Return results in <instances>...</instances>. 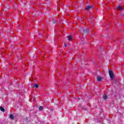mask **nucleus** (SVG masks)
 Listing matches in <instances>:
<instances>
[{
  "label": "nucleus",
  "mask_w": 124,
  "mask_h": 124,
  "mask_svg": "<svg viewBox=\"0 0 124 124\" xmlns=\"http://www.w3.org/2000/svg\"><path fill=\"white\" fill-rule=\"evenodd\" d=\"M97 80L99 82H100V81H101V80H102V78H101V77H98L97 78Z\"/></svg>",
  "instance_id": "20e7f679"
},
{
  "label": "nucleus",
  "mask_w": 124,
  "mask_h": 124,
  "mask_svg": "<svg viewBox=\"0 0 124 124\" xmlns=\"http://www.w3.org/2000/svg\"><path fill=\"white\" fill-rule=\"evenodd\" d=\"M65 47H66V44H64Z\"/></svg>",
  "instance_id": "9b49d317"
},
{
  "label": "nucleus",
  "mask_w": 124,
  "mask_h": 124,
  "mask_svg": "<svg viewBox=\"0 0 124 124\" xmlns=\"http://www.w3.org/2000/svg\"><path fill=\"white\" fill-rule=\"evenodd\" d=\"M67 38H68V40H69V41H70V40H71V39H72V36H68Z\"/></svg>",
  "instance_id": "39448f33"
},
{
  "label": "nucleus",
  "mask_w": 124,
  "mask_h": 124,
  "mask_svg": "<svg viewBox=\"0 0 124 124\" xmlns=\"http://www.w3.org/2000/svg\"><path fill=\"white\" fill-rule=\"evenodd\" d=\"M0 111H2V112H4L5 110L2 107H0Z\"/></svg>",
  "instance_id": "423d86ee"
},
{
  "label": "nucleus",
  "mask_w": 124,
  "mask_h": 124,
  "mask_svg": "<svg viewBox=\"0 0 124 124\" xmlns=\"http://www.w3.org/2000/svg\"><path fill=\"white\" fill-rule=\"evenodd\" d=\"M10 118L11 119V120H13V119H14V116L12 114H10Z\"/></svg>",
  "instance_id": "0eeeda50"
},
{
  "label": "nucleus",
  "mask_w": 124,
  "mask_h": 124,
  "mask_svg": "<svg viewBox=\"0 0 124 124\" xmlns=\"http://www.w3.org/2000/svg\"><path fill=\"white\" fill-rule=\"evenodd\" d=\"M103 98H104V99H107V95H103Z\"/></svg>",
  "instance_id": "1a4fd4ad"
},
{
  "label": "nucleus",
  "mask_w": 124,
  "mask_h": 124,
  "mask_svg": "<svg viewBox=\"0 0 124 124\" xmlns=\"http://www.w3.org/2000/svg\"><path fill=\"white\" fill-rule=\"evenodd\" d=\"M108 73L111 79H113V78L114 77V73H113L112 71L109 70Z\"/></svg>",
  "instance_id": "f257e3e1"
},
{
  "label": "nucleus",
  "mask_w": 124,
  "mask_h": 124,
  "mask_svg": "<svg viewBox=\"0 0 124 124\" xmlns=\"http://www.w3.org/2000/svg\"><path fill=\"white\" fill-rule=\"evenodd\" d=\"M84 32H86V31L84 30L83 31Z\"/></svg>",
  "instance_id": "f8f14e48"
},
{
  "label": "nucleus",
  "mask_w": 124,
  "mask_h": 124,
  "mask_svg": "<svg viewBox=\"0 0 124 124\" xmlns=\"http://www.w3.org/2000/svg\"><path fill=\"white\" fill-rule=\"evenodd\" d=\"M33 88H38V84H34V85H33Z\"/></svg>",
  "instance_id": "6e6552de"
},
{
  "label": "nucleus",
  "mask_w": 124,
  "mask_h": 124,
  "mask_svg": "<svg viewBox=\"0 0 124 124\" xmlns=\"http://www.w3.org/2000/svg\"><path fill=\"white\" fill-rule=\"evenodd\" d=\"M118 10L121 11V10H123V7L121 6H118Z\"/></svg>",
  "instance_id": "7ed1b4c3"
},
{
  "label": "nucleus",
  "mask_w": 124,
  "mask_h": 124,
  "mask_svg": "<svg viewBox=\"0 0 124 124\" xmlns=\"http://www.w3.org/2000/svg\"><path fill=\"white\" fill-rule=\"evenodd\" d=\"M93 7V6L91 5V6H87L85 7V9L86 10H89V9H91V8H92Z\"/></svg>",
  "instance_id": "f03ea898"
},
{
  "label": "nucleus",
  "mask_w": 124,
  "mask_h": 124,
  "mask_svg": "<svg viewBox=\"0 0 124 124\" xmlns=\"http://www.w3.org/2000/svg\"><path fill=\"white\" fill-rule=\"evenodd\" d=\"M43 109V107H42V106H40L39 108V110H40V111H41V110H42Z\"/></svg>",
  "instance_id": "9d476101"
}]
</instances>
